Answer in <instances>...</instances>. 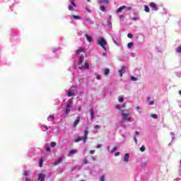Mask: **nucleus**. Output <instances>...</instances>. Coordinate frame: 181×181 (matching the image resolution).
Returning <instances> with one entry per match:
<instances>
[{
    "mask_svg": "<svg viewBox=\"0 0 181 181\" xmlns=\"http://www.w3.org/2000/svg\"><path fill=\"white\" fill-rule=\"evenodd\" d=\"M121 112L123 121H131V117H132L131 113H126L124 110H121Z\"/></svg>",
    "mask_w": 181,
    "mask_h": 181,
    "instance_id": "f257e3e1",
    "label": "nucleus"
},
{
    "mask_svg": "<svg viewBox=\"0 0 181 181\" xmlns=\"http://www.w3.org/2000/svg\"><path fill=\"white\" fill-rule=\"evenodd\" d=\"M98 44L104 49V50H107L106 46H107V41L103 37L99 38L98 40Z\"/></svg>",
    "mask_w": 181,
    "mask_h": 181,
    "instance_id": "f03ea898",
    "label": "nucleus"
},
{
    "mask_svg": "<svg viewBox=\"0 0 181 181\" xmlns=\"http://www.w3.org/2000/svg\"><path fill=\"white\" fill-rule=\"evenodd\" d=\"M83 137V144H86V142H87V139H88V127L85 128L84 136Z\"/></svg>",
    "mask_w": 181,
    "mask_h": 181,
    "instance_id": "7ed1b4c3",
    "label": "nucleus"
},
{
    "mask_svg": "<svg viewBox=\"0 0 181 181\" xmlns=\"http://www.w3.org/2000/svg\"><path fill=\"white\" fill-rule=\"evenodd\" d=\"M70 5L68 6L69 11H73L74 8H76V5L74 4V0H69Z\"/></svg>",
    "mask_w": 181,
    "mask_h": 181,
    "instance_id": "20e7f679",
    "label": "nucleus"
},
{
    "mask_svg": "<svg viewBox=\"0 0 181 181\" xmlns=\"http://www.w3.org/2000/svg\"><path fill=\"white\" fill-rule=\"evenodd\" d=\"M149 7L153 8V11H158V9H159L158 8V6H156V4L153 3V2H151L149 4Z\"/></svg>",
    "mask_w": 181,
    "mask_h": 181,
    "instance_id": "39448f33",
    "label": "nucleus"
},
{
    "mask_svg": "<svg viewBox=\"0 0 181 181\" xmlns=\"http://www.w3.org/2000/svg\"><path fill=\"white\" fill-rule=\"evenodd\" d=\"M78 69L79 70H84V69L88 70V69H90V65L86 62L83 66H79Z\"/></svg>",
    "mask_w": 181,
    "mask_h": 181,
    "instance_id": "423d86ee",
    "label": "nucleus"
},
{
    "mask_svg": "<svg viewBox=\"0 0 181 181\" xmlns=\"http://www.w3.org/2000/svg\"><path fill=\"white\" fill-rule=\"evenodd\" d=\"M46 177V175L43 173L38 174V180L45 181V178Z\"/></svg>",
    "mask_w": 181,
    "mask_h": 181,
    "instance_id": "0eeeda50",
    "label": "nucleus"
},
{
    "mask_svg": "<svg viewBox=\"0 0 181 181\" xmlns=\"http://www.w3.org/2000/svg\"><path fill=\"white\" fill-rule=\"evenodd\" d=\"M89 112L90 113V119H94V117H95V113H94V109L90 108L89 110Z\"/></svg>",
    "mask_w": 181,
    "mask_h": 181,
    "instance_id": "6e6552de",
    "label": "nucleus"
},
{
    "mask_svg": "<svg viewBox=\"0 0 181 181\" xmlns=\"http://www.w3.org/2000/svg\"><path fill=\"white\" fill-rule=\"evenodd\" d=\"M125 73V66H122L121 70L119 71V77H122V74Z\"/></svg>",
    "mask_w": 181,
    "mask_h": 181,
    "instance_id": "1a4fd4ad",
    "label": "nucleus"
},
{
    "mask_svg": "<svg viewBox=\"0 0 181 181\" xmlns=\"http://www.w3.org/2000/svg\"><path fill=\"white\" fill-rule=\"evenodd\" d=\"M71 105H73V100H69L66 102V107H67V108H71Z\"/></svg>",
    "mask_w": 181,
    "mask_h": 181,
    "instance_id": "9d476101",
    "label": "nucleus"
},
{
    "mask_svg": "<svg viewBox=\"0 0 181 181\" xmlns=\"http://www.w3.org/2000/svg\"><path fill=\"white\" fill-rule=\"evenodd\" d=\"M63 162V158H58L54 163V166H57V165H59V163H62Z\"/></svg>",
    "mask_w": 181,
    "mask_h": 181,
    "instance_id": "9b49d317",
    "label": "nucleus"
},
{
    "mask_svg": "<svg viewBox=\"0 0 181 181\" xmlns=\"http://www.w3.org/2000/svg\"><path fill=\"white\" fill-rule=\"evenodd\" d=\"M78 124H80V117H77L76 121L74 122V128H76Z\"/></svg>",
    "mask_w": 181,
    "mask_h": 181,
    "instance_id": "f8f14e48",
    "label": "nucleus"
},
{
    "mask_svg": "<svg viewBox=\"0 0 181 181\" xmlns=\"http://www.w3.org/2000/svg\"><path fill=\"white\" fill-rule=\"evenodd\" d=\"M129 159V153H127L124 154V161L128 163Z\"/></svg>",
    "mask_w": 181,
    "mask_h": 181,
    "instance_id": "ddd939ff",
    "label": "nucleus"
},
{
    "mask_svg": "<svg viewBox=\"0 0 181 181\" xmlns=\"http://www.w3.org/2000/svg\"><path fill=\"white\" fill-rule=\"evenodd\" d=\"M126 8H127V6H122L121 7L117 8V13H119V12H121V11H124V9H126Z\"/></svg>",
    "mask_w": 181,
    "mask_h": 181,
    "instance_id": "4468645a",
    "label": "nucleus"
},
{
    "mask_svg": "<svg viewBox=\"0 0 181 181\" xmlns=\"http://www.w3.org/2000/svg\"><path fill=\"white\" fill-rule=\"evenodd\" d=\"M84 63V56L79 57L78 64H83Z\"/></svg>",
    "mask_w": 181,
    "mask_h": 181,
    "instance_id": "2eb2a0df",
    "label": "nucleus"
},
{
    "mask_svg": "<svg viewBox=\"0 0 181 181\" xmlns=\"http://www.w3.org/2000/svg\"><path fill=\"white\" fill-rule=\"evenodd\" d=\"M74 92L71 90H69L67 93V95L68 97H73V95H74Z\"/></svg>",
    "mask_w": 181,
    "mask_h": 181,
    "instance_id": "dca6fc26",
    "label": "nucleus"
},
{
    "mask_svg": "<svg viewBox=\"0 0 181 181\" xmlns=\"http://www.w3.org/2000/svg\"><path fill=\"white\" fill-rule=\"evenodd\" d=\"M86 37L88 42H93V37L92 36H90L88 35H86Z\"/></svg>",
    "mask_w": 181,
    "mask_h": 181,
    "instance_id": "f3484780",
    "label": "nucleus"
},
{
    "mask_svg": "<svg viewBox=\"0 0 181 181\" xmlns=\"http://www.w3.org/2000/svg\"><path fill=\"white\" fill-rule=\"evenodd\" d=\"M80 141H83L84 142V137H78L75 139V142H80Z\"/></svg>",
    "mask_w": 181,
    "mask_h": 181,
    "instance_id": "a211bd4d",
    "label": "nucleus"
},
{
    "mask_svg": "<svg viewBox=\"0 0 181 181\" xmlns=\"http://www.w3.org/2000/svg\"><path fill=\"white\" fill-rule=\"evenodd\" d=\"M84 53V49L83 48H78L77 50H76V54H78L79 53Z\"/></svg>",
    "mask_w": 181,
    "mask_h": 181,
    "instance_id": "6ab92c4d",
    "label": "nucleus"
},
{
    "mask_svg": "<svg viewBox=\"0 0 181 181\" xmlns=\"http://www.w3.org/2000/svg\"><path fill=\"white\" fill-rule=\"evenodd\" d=\"M70 113V107H66L65 109V114L66 115H68V114Z\"/></svg>",
    "mask_w": 181,
    "mask_h": 181,
    "instance_id": "aec40b11",
    "label": "nucleus"
},
{
    "mask_svg": "<svg viewBox=\"0 0 181 181\" xmlns=\"http://www.w3.org/2000/svg\"><path fill=\"white\" fill-rule=\"evenodd\" d=\"M73 18L76 21H80V19H81V17H80V16H73Z\"/></svg>",
    "mask_w": 181,
    "mask_h": 181,
    "instance_id": "412c9836",
    "label": "nucleus"
},
{
    "mask_svg": "<svg viewBox=\"0 0 181 181\" xmlns=\"http://www.w3.org/2000/svg\"><path fill=\"white\" fill-rule=\"evenodd\" d=\"M144 11L145 12L149 13L150 12L149 7L148 6H144Z\"/></svg>",
    "mask_w": 181,
    "mask_h": 181,
    "instance_id": "4be33fe9",
    "label": "nucleus"
},
{
    "mask_svg": "<svg viewBox=\"0 0 181 181\" xmlns=\"http://www.w3.org/2000/svg\"><path fill=\"white\" fill-rule=\"evenodd\" d=\"M108 74H110V69H105V76H108Z\"/></svg>",
    "mask_w": 181,
    "mask_h": 181,
    "instance_id": "5701e85b",
    "label": "nucleus"
},
{
    "mask_svg": "<svg viewBox=\"0 0 181 181\" xmlns=\"http://www.w3.org/2000/svg\"><path fill=\"white\" fill-rule=\"evenodd\" d=\"M69 153H71V155H73V153H77V150L76 149L71 150Z\"/></svg>",
    "mask_w": 181,
    "mask_h": 181,
    "instance_id": "b1692460",
    "label": "nucleus"
},
{
    "mask_svg": "<svg viewBox=\"0 0 181 181\" xmlns=\"http://www.w3.org/2000/svg\"><path fill=\"white\" fill-rule=\"evenodd\" d=\"M132 46H134V42H129V43H128V45H127V47H128L129 49H131V47H132Z\"/></svg>",
    "mask_w": 181,
    "mask_h": 181,
    "instance_id": "393cba45",
    "label": "nucleus"
},
{
    "mask_svg": "<svg viewBox=\"0 0 181 181\" xmlns=\"http://www.w3.org/2000/svg\"><path fill=\"white\" fill-rule=\"evenodd\" d=\"M151 118H153L154 119H158V115L154 114L151 115Z\"/></svg>",
    "mask_w": 181,
    "mask_h": 181,
    "instance_id": "a878e982",
    "label": "nucleus"
},
{
    "mask_svg": "<svg viewBox=\"0 0 181 181\" xmlns=\"http://www.w3.org/2000/svg\"><path fill=\"white\" fill-rule=\"evenodd\" d=\"M100 4H108V0H100Z\"/></svg>",
    "mask_w": 181,
    "mask_h": 181,
    "instance_id": "bb28decb",
    "label": "nucleus"
},
{
    "mask_svg": "<svg viewBox=\"0 0 181 181\" xmlns=\"http://www.w3.org/2000/svg\"><path fill=\"white\" fill-rule=\"evenodd\" d=\"M117 149H118V146H115L114 148L111 150V153H114V152H115V151H117Z\"/></svg>",
    "mask_w": 181,
    "mask_h": 181,
    "instance_id": "cd10ccee",
    "label": "nucleus"
},
{
    "mask_svg": "<svg viewBox=\"0 0 181 181\" xmlns=\"http://www.w3.org/2000/svg\"><path fill=\"white\" fill-rule=\"evenodd\" d=\"M100 11H102V12H105V6H102L100 7Z\"/></svg>",
    "mask_w": 181,
    "mask_h": 181,
    "instance_id": "c85d7f7f",
    "label": "nucleus"
},
{
    "mask_svg": "<svg viewBox=\"0 0 181 181\" xmlns=\"http://www.w3.org/2000/svg\"><path fill=\"white\" fill-rule=\"evenodd\" d=\"M40 168H42L43 166V160L40 159L39 163Z\"/></svg>",
    "mask_w": 181,
    "mask_h": 181,
    "instance_id": "c756f323",
    "label": "nucleus"
},
{
    "mask_svg": "<svg viewBox=\"0 0 181 181\" xmlns=\"http://www.w3.org/2000/svg\"><path fill=\"white\" fill-rule=\"evenodd\" d=\"M176 52H177V53H181V46L178 47L176 49Z\"/></svg>",
    "mask_w": 181,
    "mask_h": 181,
    "instance_id": "7c9ffc66",
    "label": "nucleus"
},
{
    "mask_svg": "<svg viewBox=\"0 0 181 181\" xmlns=\"http://www.w3.org/2000/svg\"><path fill=\"white\" fill-rule=\"evenodd\" d=\"M140 151H141V152H145V146H142L140 148Z\"/></svg>",
    "mask_w": 181,
    "mask_h": 181,
    "instance_id": "2f4dec72",
    "label": "nucleus"
},
{
    "mask_svg": "<svg viewBox=\"0 0 181 181\" xmlns=\"http://www.w3.org/2000/svg\"><path fill=\"white\" fill-rule=\"evenodd\" d=\"M114 44L116 45L117 46H119V42H118L117 40L113 39Z\"/></svg>",
    "mask_w": 181,
    "mask_h": 181,
    "instance_id": "473e14b6",
    "label": "nucleus"
},
{
    "mask_svg": "<svg viewBox=\"0 0 181 181\" xmlns=\"http://www.w3.org/2000/svg\"><path fill=\"white\" fill-rule=\"evenodd\" d=\"M119 103H124V98L119 97Z\"/></svg>",
    "mask_w": 181,
    "mask_h": 181,
    "instance_id": "72a5a7b5",
    "label": "nucleus"
},
{
    "mask_svg": "<svg viewBox=\"0 0 181 181\" xmlns=\"http://www.w3.org/2000/svg\"><path fill=\"white\" fill-rule=\"evenodd\" d=\"M131 79L132 80V81H136V80H138V78L135 76H132Z\"/></svg>",
    "mask_w": 181,
    "mask_h": 181,
    "instance_id": "f704fd0d",
    "label": "nucleus"
},
{
    "mask_svg": "<svg viewBox=\"0 0 181 181\" xmlns=\"http://www.w3.org/2000/svg\"><path fill=\"white\" fill-rule=\"evenodd\" d=\"M56 145H57L56 142H51L52 148H54V146H56Z\"/></svg>",
    "mask_w": 181,
    "mask_h": 181,
    "instance_id": "c9c22d12",
    "label": "nucleus"
},
{
    "mask_svg": "<svg viewBox=\"0 0 181 181\" xmlns=\"http://www.w3.org/2000/svg\"><path fill=\"white\" fill-rule=\"evenodd\" d=\"M95 129H100V128H101V126L97 124L94 127Z\"/></svg>",
    "mask_w": 181,
    "mask_h": 181,
    "instance_id": "e433bc0d",
    "label": "nucleus"
},
{
    "mask_svg": "<svg viewBox=\"0 0 181 181\" xmlns=\"http://www.w3.org/2000/svg\"><path fill=\"white\" fill-rule=\"evenodd\" d=\"M105 175H102L100 177V181H105Z\"/></svg>",
    "mask_w": 181,
    "mask_h": 181,
    "instance_id": "4c0bfd02",
    "label": "nucleus"
},
{
    "mask_svg": "<svg viewBox=\"0 0 181 181\" xmlns=\"http://www.w3.org/2000/svg\"><path fill=\"white\" fill-rule=\"evenodd\" d=\"M127 37H129V39H132L133 37L132 34L131 33L127 34Z\"/></svg>",
    "mask_w": 181,
    "mask_h": 181,
    "instance_id": "58836bf2",
    "label": "nucleus"
},
{
    "mask_svg": "<svg viewBox=\"0 0 181 181\" xmlns=\"http://www.w3.org/2000/svg\"><path fill=\"white\" fill-rule=\"evenodd\" d=\"M115 108L116 110H121V105H117Z\"/></svg>",
    "mask_w": 181,
    "mask_h": 181,
    "instance_id": "ea45409f",
    "label": "nucleus"
},
{
    "mask_svg": "<svg viewBox=\"0 0 181 181\" xmlns=\"http://www.w3.org/2000/svg\"><path fill=\"white\" fill-rule=\"evenodd\" d=\"M83 163H85V165H87V163H88V160H87L86 159H83Z\"/></svg>",
    "mask_w": 181,
    "mask_h": 181,
    "instance_id": "a19ab883",
    "label": "nucleus"
},
{
    "mask_svg": "<svg viewBox=\"0 0 181 181\" xmlns=\"http://www.w3.org/2000/svg\"><path fill=\"white\" fill-rule=\"evenodd\" d=\"M23 175L24 176H28L29 174L28 173V171L25 170Z\"/></svg>",
    "mask_w": 181,
    "mask_h": 181,
    "instance_id": "79ce46f5",
    "label": "nucleus"
},
{
    "mask_svg": "<svg viewBox=\"0 0 181 181\" xmlns=\"http://www.w3.org/2000/svg\"><path fill=\"white\" fill-rule=\"evenodd\" d=\"M50 151H52V149H51L49 147H47V148H46V151H47V152H50Z\"/></svg>",
    "mask_w": 181,
    "mask_h": 181,
    "instance_id": "37998d69",
    "label": "nucleus"
},
{
    "mask_svg": "<svg viewBox=\"0 0 181 181\" xmlns=\"http://www.w3.org/2000/svg\"><path fill=\"white\" fill-rule=\"evenodd\" d=\"M89 153H90V155H94V151L90 150V151H89Z\"/></svg>",
    "mask_w": 181,
    "mask_h": 181,
    "instance_id": "c03bdc74",
    "label": "nucleus"
},
{
    "mask_svg": "<svg viewBox=\"0 0 181 181\" xmlns=\"http://www.w3.org/2000/svg\"><path fill=\"white\" fill-rule=\"evenodd\" d=\"M49 118H51L52 119H54V116H53V115H49Z\"/></svg>",
    "mask_w": 181,
    "mask_h": 181,
    "instance_id": "a18cd8bd",
    "label": "nucleus"
},
{
    "mask_svg": "<svg viewBox=\"0 0 181 181\" xmlns=\"http://www.w3.org/2000/svg\"><path fill=\"white\" fill-rule=\"evenodd\" d=\"M86 21L89 22L90 23H91V21H90V18H86Z\"/></svg>",
    "mask_w": 181,
    "mask_h": 181,
    "instance_id": "49530a36",
    "label": "nucleus"
},
{
    "mask_svg": "<svg viewBox=\"0 0 181 181\" xmlns=\"http://www.w3.org/2000/svg\"><path fill=\"white\" fill-rule=\"evenodd\" d=\"M149 104H150V105H153V104H155V103H154L153 101H151V102L149 103Z\"/></svg>",
    "mask_w": 181,
    "mask_h": 181,
    "instance_id": "de8ad7c7",
    "label": "nucleus"
},
{
    "mask_svg": "<svg viewBox=\"0 0 181 181\" xmlns=\"http://www.w3.org/2000/svg\"><path fill=\"white\" fill-rule=\"evenodd\" d=\"M134 139L136 144H138V139H136V137H134Z\"/></svg>",
    "mask_w": 181,
    "mask_h": 181,
    "instance_id": "09e8293b",
    "label": "nucleus"
},
{
    "mask_svg": "<svg viewBox=\"0 0 181 181\" xmlns=\"http://www.w3.org/2000/svg\"><path fill=\"white\" fill-rule=\"evenodd\" d=\"M115 156H119V152H117L115 154Z\"/></svg>",
    "mask_w": 181,
    "mask_h": 181,
    "instance_id": "8fccbe9b",
    "label": "nucleus"
},
{
    "mask_svg": "<svg viewBox=\"0 0 181 181\" xmlns=\"http://www.w3.org/2000/svg\"><path fill=\"white\" fill-rule=\"evenodd\" d=\"M97 80H101V76H97Z\"/></svg>",
    "mask_w": 181,
    "mask_h": 181,
    "instance_id": "3c124183",
    "label": "nucleus"
},
{
    "mask_svg": "<svg viewBox=\"0 0 181 181\" xmlns=\"http://www.w3.org/2000/svg\"><path fill=\"white\" fill-rule=\"evenodd\" d=\"M136 110H137V111H138V110H141V107H140L139 106H137V107H136Z\"/></svg>",
    "mask_w": 181,
    "mask_h": 181,
    "instance_id": "603ef678",
    "label": "nucleus"
},
{
    "mask_svg": "<svg viewBox=\"0 0 181 181\" xmlns=\"http://www.w3.org/2000/svg\"><path fill=\"white\" fill-rule=\"evenodd\" d=\"M101 146H102L101 144H98V145H97V148H101Z\"/></svg>",
    "mask_w": 181,
    "mask_h": 181,
    "instance_id": "864d4df0",
    "label": "nucleus"
},
{
    "mask_svg": "<svg viewBox=\"0 0 181 181\" xmlns=\"http://www.w3.org/2000/svg\"><path fill=\"white\" fill-rule=\"evenodd\" d=\"M127 9H128V11H131V9H132V7L129 6V7H127Z\"/></svg>",
    "mask_w": 181,
    "mask_h": 181,
    "instance_id": "5fc2aeb1",
    "label": "nucleus"
},
{
    "mask_svg": "<svg viewBox=\"0 0 181 181\" xmlns=\"http://www.w3.org/2000/svg\"><path fill=\"white\" fill-rule=\"evenodd\" d=\"M78 111H81V105L78 107Z\"/></svg>",
    "mask_w": 181,
    "mask_h": 181,
    "instance_id": "6e6d98bb",
    "label": "nucleus"
},
{
    "mask_svg": "<svg viewBox=\"0 0 181 181\" xmlns=\"http://www.w3.org/2000/svg\"><path fill=\"white\" fill-rule=\"evenodd\" d=\"M44 128L45 129H49V128L47 127V125H44Z\"/></svg>",
    "mask_w": 181,
    "mask_h": 181,
    "instance_id": "4d7b16f0",
    "label": "nucleus"
},
{
    "mask_svg": "<svg viewBox=\"0 0 181 181\" xmlns=\"http://www.w3.org/2000/svg\"><path fill=\"white\" fill-rule=\"evenodd\" d=\"M25 181H30V179L29 177H26Z\"/></svg>",
    "mask_w": 181,
    "mask_h": 181,
    "instance_id": "13d9d810",
    "label": "nucleus"
},
{
    "mask_svg": "<svg viewBox=\"0 0 181 181\" xmlns=\"http://www.w3.org/2000/svg\"><path fill=\"white\" fill-rule=\"evenodd\" d=\"M133 19H134V21H138V18H136V17L133 18Z\"/></svg>",
    "mask_w": 181,
    "mask_h": 181,
    "instance_id": "bf43d9fd",
    "label": "nucleus"
},
{
    "mask_svg": "<svg viewBox=\"0 0 181 181\" xmlns=\"http://www.w3.org/2000/svg\"><path fill=\"white\" fill-rule=\"evenodd\" d=\"M146 163H142V166H146Z\"/></svg>",
    "mask_w": 181,
    "mask_h": 181,
    "instance_id": "052dcab7",
    "label": "nucleus"
},
{
    "mask_svg": "<svg viewBox=\"0 0 181 181\" xmlns=\"http://www.w3.org/2000/svg\"><path fill=\"white\" fill-rule=\"evenodd\" d=\"M136 135H139V132L136 131Z\"/></svg>",
    "mask_w": 181,
    "mask_h": 181,
    "instance_id": "680f3d73",
    "label": "nucleus"
},
{
    "mask_svg": "<svg viewBox=\"0 0 181 181\" xmlns=\"http://www.w3.org/2000/svg\"><path fill=\"white\" fill-rule=\"evenodd\" d=\"M120 18H124V15H120Z\"/></svg>",
    "mask_w": 181,
    "mask_h": 181,
    "instance_id": "e2e57ef3",
    "label": "nucleus"
},
{
    "mask_svg": "<svg viewBox=\"0 0 181 181\" xmlns=\"http://www.w3.org/2000/svg\"><path fill=\"white\" fill-rule=\"evenodd\" d=\"M179 94L180 95H181V90L179 91Z\"/></svg>",
    "mask_w": 181,
    "mask_h": 181,
    "instance_id": "0e129e2a",
    "label": "nucleus"
},
{
    "mask_svg": "<svg viewBox=\"0 0 181 181\" xmlns=\"http://www.w3.org/2000/svg\"><path fill=\"white\" fill-rule=\"evenodd\" d=\"M148 100H151V98L148 97Z\"/></svg>",
    "mask_w": 181,
    "mask_h": 181,
    "instance_id": "69168bd1",
    "label": "nucleus"
},
{
    "mask_svg": "<svg viewBox=\"0 0 181 181\" xmlns=\"http://www.w3.org/2000/svg\"><path fill=\"white\" fill-rule=\"evenodd\" d=\"M88 2H90V0H88Z\"/></svg>",
    "mask_w": 181,
    "mask_h": 181,
    "instance_id": "338daca9",
    "label": "nucleus"
},
{
    "mask_svg": "<svg viewBox=\"0 0 181 181\" xmlns=\"http://www.w3.org/2000/svg\"><path fill=\"white\" fill-rule=\"evenodd\" d=\"M123 107H125V105H124Z\"/></svg>",
    "mask_w": 181,
    "mask_h": 181,
    "instance_id": "774afa93",
    "label": "nucleus"
}]
</instances>
